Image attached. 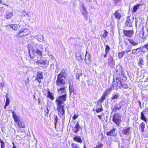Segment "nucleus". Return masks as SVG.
<instances>
[{
	"instance_id": "nucleus-1",
	"label": "nucleus",
	"mask_w": 148,
	"mask_h": 148,
	"mask_svg": "<svg viewBox=\"0 0 148 148\" xmlns=\"http://www.w3.org/2000/svg\"><path fill=\"white\" fill-rule=\"evenodd\" d=\"M127 79L126 77H120L119 76L116 77L115 79H115L114 78L113 79L112 84L111 85L110 88L107 89V91H109L110 92L111 91L114 89L117 90L118 88L121 89L123 81H126Z\"/></svg>"
},
{
	"instance_id": "nucleus-2",
	"label": "nucleus",
	"mask_w": 148,
	"mask_h": 148,
	"mask_svg": "<svg viewBox=\"0 0 148 148\" xmlns=\"http://www.w3.org/2000/svg\"><path fill=\"white\" fill-rule=\"evenodd\" d=\"M67 95H63L62 96L59 97L56 100V103L57 106H63L65 101L66 100Z\"/></svg>"
},
{
	"instance_id": "nucleus-3",
	"label": "nucleus",
	"mask_w": 148,
	"mask_h": 148,
	"mask_svg": "<svg viewBox=\"0 0 148 148\" xmlns=\"http://www.w3.org/2000/svg\"><path fill=\"white\" fill-rule=\"evenodd\" d=\"M123 70L121 65H118L116 66L115 70V73L116 77L119 76L120 77H126L123 73Z\"/></svg>"
},
{
	"instance_id": "nucleus-4",
	"label": "nucleus",
	"mask_w": 148,
	"mask_h": 148,
	"mask_svg": "<svg viewBox=\"0 0 148 148\" xmlns=\"http://www.w3.org/2000/svg\"><path fill=\"white\" fill-rule=\"evenodd\" d=\"M30 33L29 29L26 28H23L19 31L17 36L19 37H22L28 35Z\"/></svg>"
},
{
	"instance_id": "nucleus-5",
	"label": "nucleus",
	"mask_w": 148,
	"mask_h": 148,
	"mask_svg": "<svg viewBox=\"0 0 148 148\" xmlns=\"http://www.w3.org/2000/svg\"><path fill=\"white\" fill-rule=\"evenodd\" d=\"M65 79L61 77V76L58 75L56 81V85L58 86L64 85L66 83V81Z\"/></svg>"
},
{
	"instance_id": "nucleus-6",
	"label": "nucleus",
	"mask_w": 148,
	"mask_h": 148,
	"mask_svg": "<svg viewBox=\"0 0 148 148\" xmlns=\"http://www.w3.org/2000/svg\"><path fill=\"white\" fill-rule=\"evenodd\" d=\"M81 3L80 4V6L81 7L80 11L82 12V14L83 15L85 18L86 19L87 18V11L86 8L85 7L84 4L82 3L81 1Z\"/></svg>"
},
{
	"instance_id": "nucleus-7",
	"label": "nucleus",
	"mask_w": 148,
	"mask_h": 148,
	"mask_svg": "<svg viewBox=\"0 0 148 148\" xmlns=\"http://www.w3.org/2000/svg\"><path fill=\"white\" fill-rule=\"evenodd\" d=\"M121 116L119 114H115L113 116L112 121L117 125H119L121 121Z\"/></svg>"
},
{
	"instance_id": "nucleus-8",
	"label": "nucleus",
	"mask_w": 148,
	"mask_h": 148,
	"mask_svg": "<svg viewBox=\"0 0 148 148\" xmlns=\"http://www.w3.org/2000/svg\"><path fill=\"white\" fill-rule=\"evenodd\" d=\"M122 133L124 135L129 136V139H131V127H124L122 131Z\"/></svg>"
},
{
	"instance_id": "nucleus-9",
	"label": "nucleus",
	"mask_w": 148,
	"mask_h": 148,
	"mask_svg": "<svg viewBox=\"0 0 148 148\" xmlns=\"http://www.w3.org/2000/svg\"><path fill=\"white\" fill-rule=\"evenodd\" d=\"M32 54L33 55L32 56L30 55V58L33 59L34 58V57L35 56H37L36 54L40 56H41L42 55V52L40 50L38 49L37 48H36L32 50Z\"/></svg>"
},
{
	"instance_id": "nucleus-10",
	"label": "nucleus",
	"mask_w": 148,
	"mask_h": 148,
	"mask_svg": "<svg viewBox=\"0 0 148 148\" xmlns=\"http://www.w3.org/2000/svg\"><path fill=\"white\" fill-rule=\"evenodd\" d=\"M65 106V104H63V106H57V109L59 112L58 114L60 116H65V110L64 108Z\"/></svg>"
},
{
	"instance_id": "nucleus-11",
	"label": "nucleus",
	"mask_w": 148,
	"mask_h": 148,
	"mask_svg": "<svg viewBox=\"0 0 148 148\" xmlns=\"http://www.w3.org/2000/svg\"><path fill=\"white\" fill-rule=\"evenodd\" d=\"M134 18L132 16H129L127 17L125 25L126 26L129 27H132V23L133 21Z\"/></svg>"
},
{
	"instance_id": "nucleus-12",
	"label": "nucleus",
	"mask_w": 148,
	"mask_h": 148,
	"mask_svg": "<svg viewBox=\"0 0 148 148\" xmlns=\"http://www.w3.org/2000/svg\"><path fill=\"white\" fill-rule=\"evenodd\" d=\"M62 86H58V87L57 88L58 92L59 94H62L64 93V94H66L67 95L65 86L64 85Z\"/></svg>"
},
{
	"instance_id": "nucleus-13",
	"label": "nucleus",
	"mask_w": 148,
	"mask_h": 148,
	"mask_svg": "<svg viewBox=\"0 0 148 148\" xmlns=\"http://www.w3.org/2000/svg\"><path fill=\"white\" fill-rule=\"evenodd\" d=\"M123 32L125 36L129 37H131L134 34L133 30H123Z\"/></svg>"
},
{
	"instance_id": "nucleus-14",
	"label": "nucleus",
	"mask_w": 148,
	"mask_h": 148,
	"mask_svg": "<svg viewBox=\"0 0 148 148\" xmlns=\"http://www.w3.org/2000/svg\"><path fill=\"white\" fill-rule=\"evenodd\" d=\"M95 111L97 113L101 112L103 111L101 104V103H100L99 102H98L97 103V105L95 107Z\"/></svg>"
},
{
	"instance_id": "nucleus-15",
	"label": "nucleus",
	"mask_w": 148,
	"mask_h": 148,
	"mask_svg": "<svg viewBox=\"0 0 148 148\" xmlns=\"http://www.w3.org/2000/svg\"><path fill=\"white\" fill-rule=\"evenodd\" d=\"M122 101H121L119 103L115 105L113 109V112H116L117 110H119L123 106Z\"/></svg>"
},
{
	"instance_id": "nucleus-16",
	"label": "nucleus",
	"mask_w": 148,
	"mask_h": 148,
	"mask_svg": "<svg viewBox=\"0 0 148 148\" xmlns=\"http://www.w3.org/2000/svg\"><path fill=\"white\" fill-rule=\"evenodd\" d=\"M109 58H108V64L110 66V67H113L115 64V61L113 60V57L110 55L109 56Z\"/></svg>"
},
{
	"instance_id": "nucleus-17",
	"label": "nucleus",
	"mask_w": 148,
	"mask_h": 148,
	"mask_svg": "<svg viewBox=\"0 0 148 148\" xmlns=\"http://www.w3.org/2000/svg\"><path fill=\"white\" fill-rule=\"evenodd\" d=\"M68 74L66 71L64 69H62V71L58 75L61 76V77L64 78H66L68 76Z\"/></svg>"
},
{
	"instance_id": "nucleus-18",
	"label": "nucleus",
	"mask_w": 148,
	"mask_h": 148,
	"mask_svg": "<svg viewBox=\"0 0 148 148\" xmlns=\"http://www.w3.org/2000/svg\"><path fill=\"white\" fill-rule=\"evenodd\" d=\"M12 113L13 118L14 120L15 123H17L20 120V119L19 116L14 111L12 112Z\"/></svg>"
},
{
	"instance_id": "nucleus-19",
	"label": "nucleus",
	"mask_w": 148,
	"mask_h": 148,
	"mask_svg": "<svg viewBox=\"0 0 148 148\" xmlns=\"http://www.w3.org/2000/svg\"><path fill=\"white\" fill-rule=\"evenodd\" d=\"M109 92V91H107L105 92L104 94L102 95L101 98L99 99L98 101V102H100V103H102L103 101L105 99L106 97L107 96L108 92Z\"/></svg>"
},
{
	"instance_id": "nucleus-20",
	"label": "nucleus",
	"mask_w": 148,
	"mask_h": 148,
	"mask_svg": "<svg viewBox=\"0 0 148 148\" xmlns=\"http://www.w3.org/2000/svg\"><path fill=\"white\" fill-rule=\"evenodd\" d=\"M13 15V14L12 12L7 11L5 12L4 16L6 19H10L12 17Z\"/></svg>"
},
{
	"instance_id": "nucleus-21",
	"label": "nucleus",
	"mask_w": 148,
	"mask_h": 148,
	"mask_svg": "<svg viewBox=\"0 0 148 148\" xmlns=\"http://www.w3.org/2000/svg\"><path fill=\"white\" fill-rule=\"evenodd\" d=\"M91 60V58L90 54L86 51L84 59L85 63L86 64H88L90 62Z\"/></svg>"
},
{
	"instance_id": "nucleus-22",
	"label": "nucleus",
	"mask_w": 148,
	"mask_h": 148,
	"mask_svg": "<svg viewBox=\"0 0 148 148\" xmlns=\"http://www.w3.org/2000/svg\"><path fill=\"white\" fill-rule=\"evenodd\" d=\"M35 62L38 64H43V65H48L49 62L47 60H42L40 61L39 60H37L36 61H35Z\"/></svg>"
},
{
	"instance_id": "nucleus-23",
	"label": "nucleus",
	"mask_w": 148,
	"mask_h": 148,
	"mask_svg": "<svg viewBox=\"0 0 148 148\" xmlns=\"http://www.w3.org/2000/svg\"><path fill=\"white\" fill-rule=\"evenodd\" d=\"M121 11L120 10H119L116 11L114 14V15L115 18L118 19V20H120L121 17Z\"/></svg>"
},
{
	"instance_id": "nucleus-24",
	"label": "nucleus",
	"mask_w": 148,
	"mask_h": 148,
	"mask_svg": "<svg viewBox=\"0 0 148 148\" xmlns=\"http://www.w3.org/2000/svg\"><path fill=\"white\" fill-rule=\"evenodd\" d=\"M81 126L79 125V122H77L76 124L74 127L73 130L75 133H77L79 132V130Z\"/></svg>"
},
{
	"instance_id": "nucleus-25",
	"label": "nucleus",
	"mask_w": 148,
	"mask_h": 148,
	"mask_svg": "<svg viewBox=\"0 0 148 148\" xmlns=\"http://www.w3.org/2000/svg\"><path fill=\"white\" fill-rule=\"evenodd\" d=\"M116 129L114 128L112 130H110V132H108L107 133V135L108 136H116L117 134L115 132V130Z\"/></svg>"
},
{
	"instance_id": "nucleus-26",
	"label": "nucleus",
	"mask_w": 148,
	"mask_h": 148,
	"mask_svg": "<svg viewBox=\"0 0 148 148\" xmlns=\"http://www.w3.org/2000/svg\"><path fill=\"white\" fill-rule=\"evenodd\" d=\"M83 54L81 52H77L76 53V58L78 60L82 59V56H83Z\"/></svg>"
},
{
	"instance_id": "nucleus-27",
	"label": "nucleus",
	"mask_w": 148,
	"mask_h": 148,
	"mask_svg": "<svg viewBox=\"0 0 148 148\" xmlns=\"http://www.w3.org/2000/svg\"><path fill=\"white\" fill-rule=\"evenodd\" d=\"M69 93L70 95H71L72 93L74 94L75 93V88L73 87V85H71V82H70L69 83Z\"/></svg>"
},
{
	"instance_id": "nucleus-28",
	"label": "nucleus",
	"mask_w": 148,
	"mask_h": 148,
	"mask_svg": "<svg viewBox=\"0 0 148 148\" xmlns=\"http://www.w3.org/2000/svg\"><path fill=\"white\" fill-rule=\"evenodd\" d=\"M9 26L10 27L12 28V29H14L15 30H17L20 27V26L18 24H14L10 25H8L7 26Z\"/></svg>"
},
{
	"instance_id": "nucleus-29",
	"label": "nucleus",
	"mask_w": 148,
	"mask_h": 148,
	"mask_svg": "<svg viewBox=\"0 0 148 148\" xmlns=\"http://www.w3.org/2000/svg\"><path fill=\"white\" fill-rule=\"evenodd\" d=\"M127 40L134 46H137L138 45V42L134 40L133 39L127 38Z\"/></svg>"
},
{
	"instance_id": "nucleus-30",
	"label": "nucleus",
	"mask_w": 148,
	"mask_h": 148,
	"mask_svg": "<svg viewBox=\"0 0 148 148\" xmlns=\"http://www.w3.org/2000/svg\"><path fill=\"white\" fill-rule=\"evenodd\" d=\"M73 140L75 141L80 143H82L83 142L82 140L79 136H77L74 137L73 138Z\"/></svg>"
},
{
	"instance_id": "nucleus-31",
	"label": "nucleus",
	"mask_w": 148,
	"mask_h": 148,
	"mask_svg": "<svg viewBox=\"0 0 148 148\" xmlns=\"http://www.w3.org/2000/svg\"><path fill=\"white\" fill-rule=\"evenodd\" d=\"M145 114L146 115V113H144L143 111L141 112L140 119L141 120L144 121L145 123H147V119L145 116Z\"/></svg>"
},
{
	"instance_id": "nucleus-32",
	"label": "nucleus",
	"mask_w": 148,
	"mask_h": 148,
	"mask_svg": "<svg viewBox=\"0 0 148 148\" xmlns=\"http://www.w3.org/2000/svg\"><path fill=\"white\" fill-rule=\"evenodd\" d=\"M18 124V125L19 127H21L22 128H25V125L24 123L21 121H19L17 123Z\"/></svg>"
},
{
	"instance_id": "nucleus-33",
	"label": "nucleus",
	"mask_w": 148,
	"mask_h": 148,
	"mask_svg": "<svg viewBox=\"0 0 148 148\" xmlns=\"http://www.w3.org/2000/svg\"><path fill=\"white\" fill-rule=\"evenodd\" d=\"M42 77L43 76L42 73L40 72H38L37 76L36 78V79L37 80L38 79H41L42 78Z\"/></svg>"
},
{
	"instance_id": "nucleus-34",
	"label": "nucleus",
	"mask_w": 148,
	"mask_h": 148,
	"mask_svg": "<svg viewBox=\"0 0 148 148\" xmlns=\"http://www.w3.org/2000/svg\"><path fill=\"white\" fill-rule=\"evenodd\" d=\"M145 124L143 122L141 123L140 125V130H141L142 132L144 131V129L145 127Z\"/></svg>"
},
{
	"instance_id": "nucleus-35",
	"label": "nucleus",
	"mask_w": 148,
	"mask_h": 148,
	"mask_svg": "<svg viewBox=\"0 0 148 148\" xmlns=\"http://www.w3.org/2000/svg\"><path fill=\"white\" fill-rule=\"evenodd\" d=\"M144 32L143 30L140 31L139 34V36L141 38H143V40H145L146 38V36H144Z\"/></svg>"
},
{
	"instance_id": "nucleus-36",
	"label": "nucleus",
	"mask_w": 148,
	"mask_h": 148,
	"mask_svg": "<svg viewBox=\"0 0 148 148\" xmlns=\"http://www.w3.org/2000/svg\"><path fill=\"white\" fill-rule=\"evenodd\" d=\"M48 95L47 97L49 98L50 99L52 100H53L54 99V97L53 96L52 93L50 92L49 90H48Z\"/></svg>"
},
{
	"instance_id": "nucleus-37",
	"label": "nucleus",
	"mask_w": 148,
	"mask_h": 148,
	"mask_svg": "<svg viewBox=\"0 0 148 148\" xmlns=\"http://www.w3.org/2000/svg\"><path fill=\"white\" fill-rule=\"evenodd\" d=\"M125 51H121L118 53V54L119 59H121L123 56L125 55Z\"/></svg>"
},
{
	"instance_id": "nucleus-38",
	"label": "nucleus",
	"mask_w": 148,
	"mask_h": 148,
	"mask_svg": "<svg viewBox=\"0 0 148 148\" xmlns=\"http://www.w3.org/2000/svg\"><path fill=\"white\" fill-rule=\"evenodd\" d=\"M54 116L55 121V128L56 129L57 128V123L58 121V118L56 115H54Z\"/></svg>"
},
{
	"instance_id": "nucleus-39",
	"label": "nucleus",
	"mask_w": 148,
	"mask_h": 148,
	"mask_svg": "<svg viewBox=\"0 0 148 148\" xmlns=\"http://www.w3.org/2000/svg\"><path fill=\"white\" fill-rule=\"evenodd\" d=\"M140 5V4H136V5L134 6L132 10V12H136V10L138 9Z\"/></svg>"
},
{
	"instance_id": "nucleus-40",
	"label": "nucleus",
	"mask_w": 148,
	"mask_h": 148,
	"mask_svg": "<svg viewBox=\"0 0 148 148\" xmlns=\"http://www.w3.org/2000/svg\"><path fill=\"white\" fill-rule=\"evenodd\" d=\"M103 33L101 34V36L103 38H105L108 35V32L106 30H104L102 32Z\"/></svg>"
},
{
	"instance_id": "nucleus-41",
	"label": "nucleus",
	"mask_w": 148,
	"mask_h": 148,
	"mask_svg": "<svg viewBox=\"0 0 148 148\" xmlns=\"http://www.w3.org/2000/svg\"><path fill=\"white\" fill-rule=\"evenodd\" d=\"M119 97V93H115L114 95H113L112 97V99H117Z\"/></svg>"
},
{
	"instance_id": "nucleus-42",
	"label": "nucleus",
	"mask_w": 148,
	"mask_h": 148,
	"mask_svg": "<svg viewBox=\"0 0 148 148\" xmlns=\"http://www.w3.org/2000/svg\"><path fill=\"white\" fill-rule=\"evenodd\" d=\"M110 50V47L108 45H106V48L105 49V52L106 54H108V52Z\"/></svg>"
},
{
	"instance_id": "nucleus-43",
	"label": "nucleus",
	"mask_w": 148,
	"mask_h": 148,
	"mask_svg": "<svg viewBox=\"0 0 148 148\" xmlns=\"http://www.w3.org/2000/svg\"><path fill=\"white\" fill-rule=\"evenodd\" d=\"M0 142L1 143V148H5V144L3 141L0 139Z\"/></svg>"
},
{
	"instance_id": "nucleus-44",
	"label": "nucleus",
	"mask_w": 148,
	"mask_h": 148,
	"mask_svg": "<svg viewBox=\"0 0 148 148\" xmlns=\"http://www.w3.org/2000/svg\"><path fill=\"white\" fill-rule=\"evenodd\" d=\"M72 148H79V145L77 144L72 143L71 144Z\"/></svg>"
},
{
	"instance_id": "nucleus-45",
	"label": "nucleus",
	"mask_w": 148,
	"mask_h": 148,
	"mask_svg": "<svg viewBox=\"0 0 148 148\" xmlns=\"http://www.w3.org/2000/svg\"><path fill=\"white\" fill-rule=\"evenodd\" d=\"M122 87L121 89H127L128 88V86L127 84H124L123 83L122 85Z\"/></svg>"
},
{
	"instance_id": "nucleus-46",
	"label": "nucleus",
	"mask_w": 148,
	"mask_h": 148,
	"mask_svg": "<svg viewBox=\"0 0 148 148\" xmlns=\"http://www.w3.org/2000/svg\"><path fill=\"white\" fill-rule=\"evenodd\" d=\"M45 116H48L49 111L48 109V108L47 107V109L46 110H45Z\"/></svg>"
},
{
	"instance_id": "nucleus-47",
	"label": "nucleus",
	"mask_w": 148,
	"mask_h": 148,
	"mask_svg": "<svg viewBox=\"0 0 148 148\" xmlns=\"http://www.w3.org/2000/svg\"><path fill=\"white\" fill-rule=\"evenodd\" d=\"M139 59L140 60L138 64L139 65H140V67L141 65H143L144 64V61L142 59H140V58Z\"/></svg>"
},
{
	"instance_id": "nucleus-48",
	"label": "nucleus",
	"mask_w": 148,
	"mask_h": 148,
	"mask_svg": "<svg viewBox=\"0 0 148 148\" xmlns=\"http://www.w3.org/2000/svg\"><path fill=\"white\" fill-rule=\"evenodd\" d=\"M10 103V101L9 99H6V101L5 102L6 106H8Z\"/></svg>"
},
{
	"instance_id": "nucleus-49",
	"label": "nucleus",
	"mask_w": 148,
	"mask_h": 148,
	"mask_svg": "<svg viewBox=\"0 0 148 148\" xmlns=\"http://www.w3.org/2000/svg\"><path fill=\"white\" fill-rule=\"evenodd\" d=\"M29 79L28 78H27V80L25 81V83L26 84V86H27V85H28L29 83Z\"/></svg>"
},
{
	"instance_id": "nucleus-50",
	"label": "nucleus",
	"mask_w": 148,
	"mask_h": 148,
	"mask_svg": "<svg viewBox=\"0 0 148 148\" xmlns=\"http://www.w3.org/2000/svg\"><path fill=\"white\" fill-rule=\"evenodd\" d=\"M4 86V84L3 83H0V89H1L2 91L3 90V88Z\"/></svg>"
},
{
	"instance_id": "nucleus-51",
	"label": "nucleus",
	"mask_w": 148,
	"mask_h": 148,
	"mask_svg": "<svg viewBox=\"0 0 148 148\" xmlns=\"http://www.w3.org/2000/svg\"><path fill=\"white\" fill-rule=\"evenodd\" d=\"M82 75L81 73L80 74H77L76 75V79H79V77L80 75Z\"/></svg>"
},
{
	"instance_id": "nucleus-52",
	"label": "nucleus",
	"mask_w": 148,
	"mask_h": 148,
	"mask_svg": "<svg viewBox=\"0 0 148 148\" xmlns=\"http://www.w3.org/2000/svg\"><path fill=\"white\" fill-rule=\"evenodd\" d=\"M143 48L146 49L148 51V43L147 44L144 45L143 46Z\"/></svg>"
},
{
	"instance_id": "nucleus-53",
	"label": "nucleus",
	"mask_w": 148,
	"mask_h": 148,
	"mask_svg": "<svg viewBox=\"0 0 148 148\" xmlns=\"http://www.w3.org/2000/svg\"><path fill=\"white\" fill-rule=\"evenodd\" d=\"M103 146V145L102 144L100 143L99 144L98 146H97L95 148H101Z\"/></svg>"
},
{
	"instance_id": "nucleus-54",
	"label": "nucleus",
	"mask_w": 148,
	"mask_h": 148,
	"mask_svg": "<svg viewBox=\"0 0 148 148\" xmlns=\"http://www.w3.org/2000/svg\"><path fill=\"white\" fill-rule=\"evenodd\" d=\"M138 49V48H137L136 49H134L132 51V53L133 54H134L136 52V51Z\"/></svg>"
},
{
	"instance_id": "nucleus-55",
	"label": "nucleus",
	"mask_w": 148,
	"mask_h": 148,
	"mask_svg": "<svg viewBox=\"0 0 148 148\" xmlns=\"http://www.w3.org/2000/svg\"><path fill=\"white\" fill-rule=\"evenodd\" d=\"M78 117V116L75 114L73 117V120H75Z\"/></svg>"
},
{
	"instance_id": "nucleus-56",
	"label": "nucleus",
	"mask_w": 148,
	"mask_h": 148,
	"mask_svg": "<svg viewBox=\"0 0 148 148\" xmlns=\"http://www.w3.org/2000/svg\"><path fill=\"white\" fill-rule=\"evenodd\" d=\"M4 11V8L3 7H0V12H3Z\"/></svg>"
},
{
	"instance_id": "nucleus-57",
	"label": "nucleus",
	"mask_w": 148,
	"mask_h": 148,
	"mask_svg": "<svg viewBox=\"0 0 148 148\" xmlns=\"http://www.w3.org/2000/svg\"><path fill=\"white\" fill-rule=\"evenodd\" d=\"M143 112L144 113H146V114L148 115V108L147 109H146L143 111Z\"/></svg>"
},
{
	"instance_id": "nucleus-58",
	"label": "nucleus",
	"mask_w": 148,
	"mask_h": 148,
	"mask_svg": "<svg viewBox=\"0 0 148 148\" xmlns=\"http://www.w3.org/2000/svg\"><path fill=\"white\" fill-rule=\"evenodd\" d=\"M65 120V116L62 117V123L63 124H64Z\"/></svg>"
},
{
	"instance_id": "nucleus-59",
	"label": "nucleus",
	"mask_w": 148,
	"mask_h": 148,
	"mask_svg": "<svg viewBox=\"0 0 148 148\" xmlns=\"http://www.w3.org/2000/svg\"><path fill=\"white\" fill-rule=\"evenodd\" d=\"M115 3L116 4L119 1L121 0H113Z\"/></svg>"
},
{
	"instance_id": "nucleus-60",
	"label": "nucleus",
	"mask_w": 148,
	"mask_h": 148,
	"mask_svg": "<svg viewBox=\"0 0 148 148\" xmlns=\"http://www.w3.org/2000/svg\"><path fill=\"white\" fill-rule=\"evenodd\" d=\"M40 37H38V38H39L41 40L43 38V36H40Z\"/></svg>"
},
{
	"instance_id": "nucleus-61",
	"label": "nucleus",
	"mask_w": 148,
	"mask_h": 148,
	"mask_svg": "<svg viewBox=\"0 0 148 148\" xmlns=\"http://www.w3.org/2000/svg\"><path fill=\"white\" fill-rule=\"evenodd\" d=\"M101 116H102L101 115H98V117L100 119H101Z\"/></svg>"
},
{
	"instance_id": "nucleus-62",
	"label": "nucleus",
	"mask_w": 148,
	"mask_h": 148,
	"mask_svg": "<svg viewBox=\"0 0 148 148\" xmlns=\"http://www.w3.org/2000/svg\"><path fill=\"white\" fill-rule=\"evenodd\" d=\"M138 102L139 104V106H140V107H141V103L140 101H138Z\"/></svg>"
},
{
	"instance_id": "nucleus-63",
	"label": "nucleus",
	"mask_w": 148,
	"mask_h": 148,
	"mask_svg": "<svg viewBox=\"0 0 148 148\" xmlns=\"http://www.w3.org/2000/svg\"><path fill=\"white\" fill-rule=\"evenodd\" d=\"M12 144L13 145V146L12 147V148H17L15 146L14 143L13 142L12 143Z\"/></svg>"
},
{
	"instance_id": "nucleus-64",
	"label": "nucleus",
	"mask_w": 148,
	"mask_h": 148,
	"mask_svg": "<svg viewBox=\"0 0 148 148\" xmlns=\"http://www.w3.org/2000/svg\"><path fill=\"white\" fill-rule=\"evenodd\" d=\"M8 94H6V95L5 96V97L6 98V99H9L8 97Z\"/></svg>"
}]
</instances>
